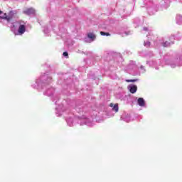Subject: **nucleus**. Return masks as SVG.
Instances as JSON below:
<instances>
[{
    "label": "nucleus",
    "mask_w": 182,
    "mask_h": 182,
    "mask_svg": "<svg viewBox=\"0 0 182 182\" xmlns=\"http://www.w3.org/2000/svg\"><path fill=\"white\" fill-rule=\"evenodd\" d=\"M144 4L149 6L151 4V0H144Z\"/></svg>",
    "instance_id": "obj_29"
},
{
    "label": "nucleus",
    "mask_w": 182,
    "mask_h": 182,
    "mask_svg": "<svg viewBox=\"0 0 182 182\" xmlns=\"http://www.w3.org/2000/svg\"><path fill=\"white\" fill-rule=\"evenodd\" d=\"M23 14L25 15H35L36 11L33 8L27 9L26 11H23Z\"/></svg>",
    "instance_id": "obj_18"
},
{
    "label": "nucleus",
    "mask_w": 182,
    "mask_h": 182,
    "mask_svg": "<svg viewBox=\"0 0 182 182\" xmlns=\"http://www.w3.org/2000/svg\"><path fill=\"white\" fill-rule=\"evenodd\" d=\"M96 40V35L93 33H88L87 37L84 38V41L86 43H92L94 41Z\"/></svg>",
    "instance_id": "obj_8"
},
{
    "label": "nucleus",
    "mask_w": 182,
    "mask_h": 182,
    "mask_svg": "<svg viewBox=\"0 0 182 182\" xmlns=\"http://www.w3.org/2000/svg\"><path fill=\"white\" fill-rule=\"evenodd\" d=\"M147 11H148V13L149 14V15H154V13L157 12V10H154L153 11V7H148Z\"/></svg>",
    "instance_id": "obj_23"
},
{
    "label": "nucleus",
    "mask_w": 182,
    "mask_h": 182,
    "mask_svg": "<svg viewBox=\"0 0 182 182\" xmlns=\"http://www.w3.org/2000/svg\"><path fill=\"white\" fill-rule=\"evenodd\" d=\"M63 55L65 58H69V53H68L67 51H65V52L63 53Z\"/></svg>",
    "instance_id": "obj_32"
},
{
    "label": "nucleus",
    "mask_w": 182,
    "mask_h": 182,
    "mask_svg": "<svg viewBox=\"0 0 182 182\" xmlns=\"http://www.w3.org/2000/svg\"><path fill=\"white\" fill-rule=\"evenodd\" d=\"M11 31L14 35H23L26 32L25 21H18L13 23L11 26Z\"/></svg>",
    "instance_id": "obj_4"
},
{
    "label": "nucleus",
    "mask_w": 182,
    "mask_h": 182,
    "mask_svg": "<svg viewBox=\"0 0 182 182\" xmlns=\"http://www.w3.org/2000/svg\"><path fill=\"white\" fill-rule=\"evenodd\" d=\"M122 120L129 123V122H133L134 119L132 118V115L127 112H124V114L121 117Z\"/></svg>",
    "instance_id": "obj_10"
},
{
    "label": "nucleus",
    "mask_w": 182,
    "mask_h": 182,
    "mask_svg": "<svg viewBox=\"0 0 182 182\" xmlns=\"http://www.w3.org/2000/svg\"><path fill=\"white\" fill-rule=\"evenodd\" d=\"M154 56V54L152 51H149L146 54V58H153Z\"/></svg>",
    "instance_id": "obj_25"
},
{
    "label": "nucleus",
    "mask_w": 182,
    "mask_h": 182,
    "mask_svg": "<svg viewBox=\"0 0 182 182\" xmlns=\"http://www.w3.org/2000/svg\"><path fill=\"white\" fill-rule=\"evenodd\" d=\"M143 31H149V28H147V27H144V28H143Z\"/></svg>",
    "instance_id": "obj_34"
},
{
    "label": "nucleus",
    "mask_w": 182,
    "mask_h": 182,
    "mask_svg": "<svg viewBox=\"0 0 182 182\" xmlns=\"http://www.w3.org/2000/svg\"><path fill=\"white\" fill-rule=\"evenodd\" d=\"M0 23H2L3 25L11 23V21H8V18H6V14H4L3 16H0Z\"/></svg>",
    "instance_id": "obj_12"
},
{
    "label": "nucleus",
    "mask_w": 182,
    "mask_h": 182,
    "mask_svg": "<svg viewBox=\"0 0 182 182\" xmlns=\"http://www.w3.org/2000/svg\"><path fill=\"white\" fill-rule=\"evenodd\" d=\"M73 117H67L66 118V122L68 126H70V127H72V126H73Z\"/></svg>",
    "instance_id": "obj_19"
},
{
    "label": "nucleus",
    "mask_w": 182,
    "mask_h": 182,
    "mask_svg": "<svg viewBox=\"0 0 182 182\" xmlns=\"http://www.w3.org/2000/svg\"><path fill=\"white\" fill-rule=\"evenodd\" d=\"M176 23L177 25H182V16L177 14L176 17Z\"/></svg>",
    "instance_id": "obj_21"
},
{
    "label": "nucleus",
    "mask_w": 182,
    "mask_h": 182,
    "mask_svg": "<svg viewBox=\"0 0 182 182\" xmlns=\"http://www.w3.org/2000/svg\"><path fill=\"white\" fill-rule=\"evenodd\" d=\"M75 110L80 114H82V117L75 116L74 117V120H77L78 124L80 126H88L89 127H92L93 124H95V119H96L95 116L87 117L86 114V110H87V107L83 105L76 104ZM85 113V114H83Z\"/></svg>",
    "instance_id": "obj_3"
},
{
    "label": "nucleus",
    "mask_w": 182,
    "mask_h": 182,
    "mask_svg": "<svg viewBox=\"0 0 182 182\" xmlns=\"http://www.w3.org/2000/svg\"><path fill=\"white\" fill-rule=\"evenodd\" d=\"M17 11L16 10L14 11H10L8 14V15H6V18L8 19V21H9L11 22V21H12V19H14V16H15V15H16Z\"/></svg>",
    "instance_id": "obj_13"
},
{
    "label": "nucleus",
    "mask_w": 182,
    "mask_h": 182,
    "mask_svg": "<svg viewBox=\"0 0 182 182\" xmlns=\"http://www.w3.org/2000/svg\"><path fill=\"white\" fill-rule=\"evenodd\" d=\"M175 39H176V36H171L168 38V40L164 41V42L161 43V45L164 48H170L171 45H174Z\"/></svg>",
    "instance_id": "obj_6"
},
{
    "label": "nucleus",
    "mask_w": 182,
    "mask_h": 182,
    "mask_svg": "<svg viewBox=\"0 0 182 182\" xmlns=\"http://www.w3.org/2000/svg\"><path fill=\"white\" fill-rule=\"evenodd\" d=\"M140 70L141 73H144L146 72V68H144V66L141 65L140 66Z\"/></svg>",
    "instance_id": "obj_30"
},
{
    "label": "nucleus",
    "mask_w": 182,
    "mask_h": 182,
    "mask_svg": "<svg viewBox=\"0 0 182 182\" xmlns=\"http://www.w3.org/2000/svg\"><path fill=\"white\" fill-rule=\"evenodd\" d=\"M58 83H60V85H62V83L60 82V80L58 81Z\"/></svg>",
    "instance_id": "obj_38"
},
{
    "label": "nucleus",
    "mask_w": 182,
    "mask_h": 182,
    "mask_svg": "<svg viewBox=\"0 0 182 182\" xmlns=\"http://www.w3.org/2000/svg\"><path fill=\"white\" fill-rule=\"evenodd\" d=\"M137 103L141 107H146V101L144 100V98L143 97L138 98Z\"/></svg>",
    "instance_id": "obj_17"
},
{
    "label": "nucleus",
    "mask_w": 182,
    "mask_h": 182,
    "mask_svg": "<svg viewBox=\"0 0 182 182\" xmlns=\"http://www.w3.org/2000/svg\"><path fill=\"white\" fill-rule=\"evenodd\" d=\"M85 55H92V52H87Z\"/></svg>",
    "instance_id": "obj_35"
},
{
    "label": "nucleus",
    "mask_w": 182,
    "mask_h": 182,
    "mask_svg": "<svg viewBox=\"0 0 182 182\" xmlns=\"http://www.w3.org/2000/svg\"><path fill=\"white\" fill-rule=\"evenodd\" d=\"M44 33L46 35V36H49V28H48L47 26L44 27V30H43Z\"/></svg>",
    "instance_id": "obj_26"
},
{
    "label": "nucleus",
    "mask_w": 182,
    "mask_h": 182,
    "mask_svg": "<svg viewBox=\"0 0 182 182\" xmlns=\"http://www.w3.org/2000/svg\"><path fill=\"white\" fill-rule=\"evenodd\" d=\"M170 6V0H162L160 2L159 10V11H164V9H167Z\"/></svg>",
    "instance_id": "obj_7"
},
{
    "label": "nucleus",
    "mask_w": 182,
    "mask_h": 182,
    "mask_svg": "<svg viewBox=\"0 0 182 182\" xmlns=\"http://www.w3.org/2000/svg\"><path fill=\"white\" fill-rule=\"evenodd\" d=\"M120 29V30H119ZM117 30H118L117 31V33H125V35H130V31H125L123 30V28H120V27H117Z\"/></svg>",
    "instance_id": "obj_20"
},
{
    "label": "nucleus",
    "mask_w": 182,
    "mask_h": 182,
    "mask_svg": "<svg viewBox=\"0 0 182 182\" xmlns=\"http://www.w3.org/2000/svg\"><path fill=\"white\" fill-rule=\"evenodd\" d=\"M1 14H2V11L0 10V15H1Z\"/></svg>",
    "instance_id": "obj_37"
},
{
    "label": "nucleus",
    "mask_w": 182,
    "mask_h": 182,
    "mask_svg": "<svg viewBox=\"0 0 182 182\" xmlns=\"http://www.w3.org/2000/svg\"><path fill=\"white\" fill-rule=\"evenodd\" d=\"M52 100H53V102H55V105H58V101L59 100V96L54 95L52 97Z\"/></svg>",
    "instance_id": "obj_24"
},
{
    "label": "nucleus",
    "mask_w": 182,
    "mask_h": 182,
    "mask_svg": "<svg viewBox=\"0 0 182 182\" xmlns=\"http://www.w3.org/2000/svg\"><path fill=\"white\" fill-rule=\"evenodd\" d=\"M65 112H66V113H68V112H69V110L66 109V110H65Z\"/></svg>",
    "instance_id": "obj_36"
},
{
    "label": "nucleus",
    "mask_w": 182,
    "mask_h": 182,
    "mask_svg": "<svg viewBox=\"0 0 182 182\" xmlns=\"http://www.w3.org/2000/svg\"><path fill=\"white\" fill-rule=\"evenodd\" d=\"M100 35H102V36H110V33H106L105 31H101Z\"/></svg>",
    "instance_id": "obj_28"
},
{
    "label": "nucleus",
    "mask_w": 182,
    "mask_h": 182,
    "mask_svg": "<svg viewBox=\"0 0 182 182\" xmlns=\"http://www.w3.org/2000/svg\"><path fill=\"white\" fill-rule=\"evenodd\" d=\"M59 31L60 32H63L64 33H66V29H62V25L59 26Z\"/></svg>",
    "instance_id": "obj_31"
},
{
    "label": "nucleus",
    "mask_w": 182,
    "mask_h": 182,
    "mask_svg": "<svg viewBox=\"0 0 182 182\" xmlns=\"http://www.w3.org/2000/svg\"><path fill=\"white\" fill-rule=\"evenodd\" d=\"M119 57L122 58V54L119 53Z\"/></svg>",
    "instance_id": "obj_39"
},
{
    "label": "nucleus",
    "mask_w": 182,
    "mask_h": 182,
    "mask_svg": "<svg viewBox=\"0 0 182 182\" xmlns=\"http://www.w3.org/2000/svg\"><path fill=\"white\" fill-rule=\"evenodd\" d=\"M143 22H144L143 20H141L139 18H135L134 19V24L135 28L140 26V25H143Z\"/></svg>",
    "instance_id": "obj_16"
},
{
    "label": "nucleus",
    "mask_w": 182,
    "mask_h": 182,
    "mask_svg": "<svg viewBox=\"0 0 182 182\" xmlns=\"http://www.w3.org/2000/svg\"><path fill=\"white\" fill-rule=\"evenodd\" d=\"M148 38V41H144V46H145V48H150V41H152V39H154V36L149 35L147 36Z\"/></svg>",
    "instance_id": "obj_15"
},
{
    "label": "nucleus",
    "mask_w": 182,
    "mask_h": 182,
    "mask_svg": "<svg viewBox=\"0 0 182 182\" xmlns=\"http://www.w3.org/2000/svg\"><path fill=\"white\" fill-rule=\"evenodd\" d=\"M109 106L110 107H112V110L113 112H115V113H117V112H119V105L115 104L114 105L113 103H111Z\"/></svg>",
    "instance_id": "obj_22"
},
{
    "label": "nucleus",
    "mask_w": 182,
    "mask_h": 182,
    "mask_svg": "<svg viewBox=\"0 0 182 182\" xmlns=\"http://www.w3.org/2000/svg\"><path fill=\"white\" fill-rule=\"evenodd\" d=\"M146 65H149L151 68H154V69L156 70H159V66H164V65L170 66L172 69H176V68H181L182 52L177 54L174 57L170 55L169 54H166L164 57V61H161L160 59L147 60Z\"/></svg>",
    "instance_id": "obj_1"
},
{
    "label": "nucleus",
    "mask_w": 182,
    "mask_h": 182,
    "mask_svg": "<svg viewBox=\"0 0 182 182\" xmlns=\"http://www.w3.org/2000/svg\"><path fill=\"white\" fill-rule=\"evenodd\" d=\"M51 83L52 77H50L48 73H44L36 80V82L31 85V87H33V89H36L39 92L46 89L43 92L44 96H48V97H50L55 95V88L50 86Z\"/></svg>",
    "instance_id": "obj_2"
},
{
    "label": "nucleus",
    "mask_w": 182,
    "mask_h": 182,
    "mask_svg": "<svg viewBox=\"0 0 182 182\" xmlns=\"http://www.w3.org/2000/svg\"><path fill=\"white\" fill-rule=\"evenodd\" d=\"M119 100H121L122 102H124L125 105H129V103H132V95H121Z\"/></svg>",
    "instance_id": "obj_9"
},
{
    "label": "nucleus",
    "mask_w": 182,
    "mask_h": 182,
    "mask_svg": "<svg viewBox=\"0 0 182 182\" xmlns=\"http://www.w3.org/2000/svg\"><path fill=\"white\" fill-rule=\"evenodd\" d=\"M128 90H129L130 93L134 94L137 92V85H134L131 84L128 86Z\"/></svg>",
    "instance_id": "obj_14"
},
{
    "label": "nucleus",
    "mask_w": 182,
    "mask_h": 182,
    "mask_svg": "<svg viewBox=\"0 0 182 182\" xmlns=\"http://www.w3.org/2000/svg\"><path fill=\"white\" fill-rule=\"evenodd\" d=\"M125 82H127L128 83H134V82H139V79L125 80Z\"/></svg>",
    "instance_id": "obj_27"
},
{
    "label": "nucleus",
    "mask_w": 182,
    "mask_h": 182,
    "mask_svg": "<svg viewBox=\"0 0 182 182\" xmlns=\"http://www.w3.org/2000/svg\"><path fill=\"white\" fill-rule=\"evenodd\" d=\"M124 71L132 76H140L139 66L136 64V61L130 60L128 65L125 67Z\"/></svg>",
    "instance_id": "obj_5"
},
{
    "label": "nucleus",
    "mask_w": 182,
    "mask_h": 182,
    "mask_svg": "<svg viewBox=\"0 0 182 182\" xmlns=\"http://www.w3.org/2000/svg\"><path fill=\"white\" fill-rule=\"evenodd\" d=\"M64 26H66V23H65Z\"/></svg>",
    "instance_id": "obj_40"
},
{
    "label": "nucleus",
    "mask_w": 182,
    "mask_h": 182,
    "mask_svg": "<svg viewBox=\"0 0 182 182\" xmlns=\"http://www.w3.org/2000/svg\"><path fill=\"white\" fill-rule=\"evenodd\" d=\"M88 77L90 79H95V75H90V73L88 74Z\"/></svg>",
    "instance_id": "obj_33"
},
{
    "label": "nucleus",
    "mask_w": 182,
    "mask_h": 182,
    "mask_svg": "<svg viewBox=\"0 0 182 182\" xmlns=\"http://www.w3.org/2000/svg\"><path fill=\"white\" fill-rule=\"evenodd\" d=\"M65 112V107L63 105H60L55 107V114L58 117L62 116V113Z\"/></svg>",
    "instance_id": "obj_11"
}]
</instances>
